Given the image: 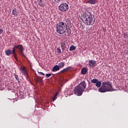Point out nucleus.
<instances>
[{"label":"nucleus","instance_id":"nucleus-1","mask_svg":"<svg viewBox=\"0 0 128 128\" xmlns=\"http://www.w3.org/2000/svg\"><path fill=\"white\" fill-rule=\"evenodd\" d=\"M55 30H56V32L57 34H64V32L68 31V34H70V28H68V26H66V24H64V22H61L57 24Z\"/></svg>","mask_w":128,"mask_h":128},{"label":"nucleus","instance_id":"nucleus-2","mask_svg":"<svg viewBox=\"0 0 128 128\" xmlns=\"http://www.w3.org/2000/svg\"><path fill=\"white\" fill-rule=\"evenodd\" d=\"M83 22L86 26H92L96 22V18L92 14L89 12H86L84 14Z\"/></svg>","mask_w":128,"mask_h":128},{"label":"nucleus","instance_id":"nucleus-3","mask_svg":"<svg viewBox=\"0 0 128 128\" xmlns=\"http://www.w3.org/2000/svg\"><path fill=\"white\" fill-rule=\"evenodd\" d=\"M114 90L112 88V84L110 82H102V86L99 88L98 91L100 92H114Z\"/></svg>","mask_w":128,"mask_h":128},{"label":"nucleus","instance_id":"nucleus-4","mask_svg":"<svg viewBox=\"0 0 128 128\" xmlns=\"http://www.w3.org/2000/svg\"><path fill=\"white\" fill-rule=\"evenodd\" d=\"M86 88V82L83 81L81 82L80 84L77 86L74 89V94L76 96H82V92H84Z\"/></svg>","mask_w":128,"mask_h":128},{"label":"nucleus","instance_id":"nucleus-5","mask_svg":"<svg viewBox=\"0 0 128 128\" xmlns=\"http://www.w3.org/2000/svg\"><path fill=\"white\" fill-rule=\"evenodd\" d=\"M16 49L18 50L17 52H18L20 53V56H24V58H26V55H24V46H22V45H15L12 49L13 52H16Z\"/></svg>","mask_w":128,"mask_h":128},{"label":"nucleus","instance_id":"nucleus-6","mask_svg":"<svg viewBox=\"0 0 128 128\" xmlns=\"http://www.w3.org/2000/svg\"><path fill=\"white\" fill-rule=\"evenodd\" d=\"M58 9L60 12H67L68 10V4L66 3H62L58 6Z\"/></svg>","mask_w":128,"mask_h":128},{"label":"nucleus","instance_id":"nucleus-7","mask_svg":"<svg viewBox=\"0 0 128 128\" xmlns=\"http://www.w3.org/2000/svg\"><path fill=\"white\" fill-rule=\"evenodd\" d=\"M89 66L91 68H92V66H96V61L90 60L89 62Z\"/></svg>","mask_w":128,"mask_h":128},{"label":"nucleus","instance_id":"nucleus-8","mask_svg":"<svg viewBox=\"0 0 128 128\" xmlns=\"http://www.w3.org/2000/svg\"><path fill=\"white\" fill-rule=\"evenodd\" d=\"M21 71L22 73L25 76H28V72L24 66L21 67Z\"/></svg>","mask_w":128,"mask_h":128},{"label":"nucleus","instance_id":"nucleus-9","mask_svg":"<svg viewBox=\"0 0 128 128\" xmlns=\"http://www.w3.org/2000/svg\"><path fill=\"white\" fill-rule=\"evenodd\" d=\"M64 22H64L65 24H66V26H67V25L70 26V24H72V21H70V20L68 18L64 20Z\"/></svg>","mask_w":128,"mask_h":128},{"label":"nucleus","instance_id":"nucleus-10","mask_svg":"<svg viewBox=\"0 0 128 128\" xmlns=\"http://www.w3.org/2000/svg\"><path fill=\"white\" fill-rule=\"evenodd\" d=\"M52 70L54 72H58V70H60V66H58V65L54 66L52 68Z\"/></svg>","mask_w":128,"mask_h":128},{"label":"nucleus","instance_id":"nucleus-11","mask_svg":"<svg viewBox=\"0 0 128 128\" xmlns=\"http://www.w3.org/2000/svg\"><path fill=\"white\" fill-rule=\"evenodd\" d=\"M5 54L6 56H10L12 54V51L10 50H8L5 51Z\"/></svg>","mask_w":128,"mask_h":128},{"label":"nucleus","instance_id":"nucleus-12","mask_svg":"<svg viewBox=\"0 0 128 128\" xmlns=\"http://www.w3.org/2000/svg\"><path fill=\"white\" fill-rule=\"evenodd\" d=\"M88 3L90 4H96V0H88Z\"/></svg>","mask_w":128,"mask_h":128},{"label":"nucleus","instance_id":"nucleus-13","mask_svg":"<svg viewBox=\"0 0 128 128\" xmlns=\"http://www.w3.org/2000/svg\"><path fill=\"white\" fill-rule=\"evenodd\" d=\"M71 68H72V67L68 66V68H66L63 70H61L60 72H68L70 70Z\"/></svg>","mask_w":128,"mask_h":128},{"label":"nucleus","instance_id":"nucleus-14","mask_svg":"<svg viewBox=\"0 0 128 128\" xmlns=\"http://www.w3.org/2000/svg\"><path fill=\"white\" fill-rule=\"evenodd\" d=\"M81 72L82 74H86V72H88V70L86 68H83L81 70Z\"/></svg>","mask_w":128,"mask_h":128},{"label":"nucleus","instance_id":"nucleus-15","mask_svg":"<svg viewBox=\"0 0 128 128\" xmlns=\"http://www.w3.org/2000/svg\"><path fill=\"white\" fill-rule=\"evenodd\" d=\"M12 14H13V16H18V13L16 12V8H14L12 10Z\"/></svg>","mask_w":128,"mask_h":128},{"label":"nucleus","instance_id":"nucleus-16","mask_svg":"<svg viewBox=\"0 0 128 128\" xmlns=\"http://www.w3.org/2000/svg\"><path fill=\"white\" fill-rule=\"evenodd\" d=\"M76 47L74 45H72L70 48L69 50H70V52H72V50H76Z\"/></svg>","mask_w":128,"mask_h":128},{"label":"nucleus","instance_id":"nucleus-17","mask_svg":"<svg viewBox=\"0 0 128 128\" xmlns=\"http://www.w3.org/2000/svg\"><path fill=\"white\" fill-rule=\"evenodd\" d=\"M96 86H97V88H100V86H102V82L100 81H98L96 84Z\"/></svg>","mask_w":128,"mask_h":128},{"label":"nucleus","instance_id":"nucleus-18","mask_svg":"<svg viewBox=\"0 0 128 128\" xmlns=\"http://www.w3.org/2000/svg\"><path fill=\"white\" fill-rule=\"evenodd\" d=\"M59 68H62L64 66V62H61L58 64V66Z\"/></svg>","mask_w":128,"mask_h":128},{"label":"nucleus","instance_id":"nucleus-19","mask_svg":"<svg viewBox=\"0 0 128 128\" xmlns=\"http://www.w3.org/2000/svg\"><path fill=\"white\" fill-rule=\"evenodd\" d=\"M58 92H56L55 94L54 97L53 98V99L52 100V102H54V100H56L58 98Z\"/></svg>","mask_w":128,"mask_h":128},{"label":"nucleus","instance_id":"nucleus-20","mask_svg":"<svg viewBox=\"0 0 128 128\" xmlns=\"http://www.w3.org/2000/svg\"><path fill=\"white\" fill-rule=\"evenodd\" d=\"M98 79H92L90 80V82L92 84H96L98 82Z\"/></svg>","mask_w":128,"mask_h":128},{"label":"nucleus","instance_id":"nucleus-21","mask_svg":"<svg viewBox=\"0 0 128 128\" xmlns=\"http://www.w3.org/2000/svg\"><path fill=\"white\" fill-rule=\"evenodd\" d=\"M12 54H14L15 60H18V56H16V52H14V51H12Z\"/></svg>","mask_w":128,"mask_h":128},{"label":"nucleus","instance_id":"nucleus-22","mask_svg":"<svg viewBox=\"0 0 128 128\" xmlns=\"http://www.w3.org/2000/svg\"><path fill=\"white\" fill-rule=\"evenodd\" d=\"M56 52L58 54H61L62 53V50H60V48H58L56 49Z\"/></svg>","mask_w":128,"mask_h":128},{"label":"nucleus","instance_id":"nucleus-23","mask_svg":"<svg viewBox=\"0 0 128 128\" xmlns=\"http://www.w3.org/2000/svg\"><path fill=\"white\" fill-rule=\"evenodd\" d=\"M14 76H15V78L16 80H18V82H20V78H18V76L14 74Z\"/></svg>","mask_w":128,"mask_h":128},{"label":"nucleus","instance_id":"nucleus-24","mask_svg":"<svg viewBox=\"0 0 128 128\" xmlns=\"http://www.w3.org/2000/svg\"><path fill=\"white\" fill-rule=\"evenodd\" d=\"M52 73L50 74H46V78H50V76H52Z\"/></svg>","mask_w":128,"mask_h":128},{"label":"nucleus","instance_id":"nucleus-25","mask_svg":"<svg viewBox=\"0 0 128 128\" xmlns=\"http://www.w3.org/2000/svg\"><path fill=\"white\" fill-rule=\"evenodd\" d=\"M38 73L39 74H40V76H44V73H43L42 72H38Z\"/></svg>","mask_w":128,"mask_h":128},{"label":"nucleus","instance_id":"nucleus-26","mask_svg":"<svg viewBox=\"0 0 128 128\" xmlns=\"http://www.w3.org/2000/svg\"><path fill=\"white\" fill-rule=\"evenodd\" d=\"M64 42L61 43V47L64 48Z\"/></svg>","mask_w":128,"mask_h":128},{"label":"nucleus","instance_id":"nucleus-27","mask_svg":"<svg viewBox=\"0 0 128 128\" xmlns=\"http://www.w3.org/2000/svg\"><path fill=\"white\" fill-rule=\"evenodd\" d=\"M56 2H60L62 0H54Z\"/></svg>","mask_w":128,"mask_h":128},{"label":"nucleus","instance_id":"nucleus-28","mask_svg":"<svg viewBox=\"0 0 128 128\" xmlns=\"http://www.w3.org/2000/svg\"><path fill=\"white\" fill-rule=\"evenodd\" d=\"M3 32H4V30H2L0 29V34H2Z\"/></svg>","mask_w":128,"mask_h":128},{"label":"nucleus","instance_id":"nucleus-29","mask_svg":"<svg viewBox=\"0 0 128 128\" xmlns=\"http://www.w3.org/2000/svg\"><path fill=\"white\" fill-rule=\"evenodd\" d=\"M42 82V79H40V82Z\"/></svg>","mask_w":128,"mask_h":128},{"label":"nucleus","instance_id":"nucleus-30","mask_svg":"<svg viewBox=\"0 0 128 128\" xmlns=\"http://www.w3.org/2000/svg\"><path fill=\"white\" fill-rule=\"evenodd\" d=\"M40 6H42V4H41V5L40 4Z\"/></svg>","mask_w":128,"mask_h":128},{"label":"nucleus","instance_id":"nucleus-31","mask_svg":"<svg viewBox=\"0 0 128 128\" xmlns=\"http://www.w3.org/2000/svg\"><path fill=\"white\" fill-rule=\"evenodd\" d=\"M124 36H126V34H124Z\"/></svg>","mask_w":128,"mask_h":128}]
</instances>
